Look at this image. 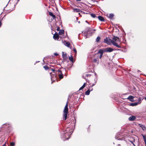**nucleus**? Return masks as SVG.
<instances>
[{"instance_id": "nucleus-3", "label": "nucleus", "mask_w": 146, "mask_h": 146, "mask_svg": "<svg viewBox=\"0 0 146 146\" xmlns=\"http://www.w3.org/2000/svg\"><path fill=\"white\" fill-rule=\"evenodd\" d=\"M68 102H67L63 110V118L64 120H66L67 118V115L68 113Z\"/></svg>"}, {"instance_id": "nucleus-37", "label": "nucleus", "mask_w": 146, "mask_h": 146, "mask_svg": "<svg viewBox=\"0 0 146 146\" xmlns=\"http://www.w3.org/2000/svg\"><path fill=\"white\" fill-rule=\"evenodd\" d=\"M56 29L58 31H59L60 29V28L59 27H57Z\"/></svg>"}, {"instance_id": "nucleus-31", "label": "nucleus", "mask_w": 146, "mask_h": 146, "mask_svg": "<svg viewBox=\"0 0 146 146\" xmlns=\"http://www.w3.org/2000/svg\"><path fill=\"white\" fill-rule=\"evenodd\" d=\"M90 15L92 17L94 18L95 17H96V15H95L94 14H90Z\"/></svg>"}, {"instance_id": "nucleus-30", "label": "nucleus", "mask_w": 146, "mask_h": 146, "mask_svg": "<svg viewBox=\"0 0 146 146\" xmlns=\"http://www.w3.org/2000/svg\"><path fill=\"white\" fill-rule=\"evenodd\" d=\"M49 70H52V71L54 72H54L55 71V70L54 69V68H51L50 67V68H49Z\"/></svg>"}, {"instance_id": "nucleus-14", "label": "nucleus", "mask_w": 146, "mask_h": 146, "mask_svg": "<svg viewBox=\"0 0 146 146\" xmlns=\"http://www.w3.org/2000/svg\"><path fill=\"white\" fill-rule=\"evenodd\" d=\"M64 43L65 46H66L67 47H70V42L64 41Z\"/></svg>"}, {"instance_id": "nucleus-6", "label": "nucleus", "mask_w": 146, "mask_h": 146, "mask_svg": "<svg viewBox=\"0 0 146 146\" xmlns=\"http://www.w3.org/2000/svg\"><path fill=\"white\" fill-rule=\"evenodd\" d=\"M102 50L104 52H111L113 50V49L111 48H107Z\"/></svg>"}, {"instance_id": "nucleus-10", "label": "nucleus", "mask_w": 146, "mask_h": 146, "mask_svg": "<svg viewBox=\"0 0 146 146\" xmlns=\"http://www.w3.org/2000/svg\"><path fill=\"white\" fill-rule=\"evenodd\" d=\"M134 97L132 96H129L127 99L129 100L131 102H133L134 101V100L133 99Z\"/></svg>"}, {"instance_id": "nucleus-16", "label": "nucleus", "mask_w": 146, "mask_h": 146, "mask_svg": "<svg viewBox=\"0 0 146 146\" xmlns=\"http://www.w3.org/2000/svg\"><path fill=\"white\" fill-rule=\"evenodd\" d=\"M87 82L84 83L82 86L79 89V90H81L84 88L87 84Z\"/></svg>"}, {"instance_id": "nucleus-36", "label": "nucleus", "mask_w": 146, "mask_h": 146, "mask_svg": "<svg viewBox=\"0 0 146 146\" xmlns=\"http://www.w3.org/2000/svg\"><path fill=\"white\" fill-rule=\"evenodd\" d=\"M54 55L56 56H57L58 55V54L56 53H54Z\"/></svg>"}, {"instance_id": "nucleus-5", "label": "nucleus", "mask_w": 146, "mask_h": 146, "mask_svg": "<svg viewBox=\"0 0 146 146\" xmlns=\"http://www.w3.org/2000/svg\"><path fill=\"white\" fill-rule=\"evenodd\" d=\"M104 43L108 44H110L111 43H112V40L109 38H106L104 40Z\"/></svg>"}, {"instance_id": "nucleus-47", "label": "nucleus", "mask_w": 146, "mask_h": 146, "mask_svg": "<svg viewBox=\"0 0 146 146\" xmlns=\"http://www.w3.org/2000/svg\"><path fill=\"white\" fill-rule=\"evenodd\" d=\"M19 1V0H18V1Z\"/></svg>"}, {"instance_id": "nucleus-27", "label": "nucleus", "mask_w": 146, "mask_h": 146, "mask_svg": "<svg viewBox=\"0 0 146 146\" xmlns=\"http://www.w3.org/2000/svg\"><path fill=\"white\" fill-rule=\"evenodd\" d=\"M143 137L144 139V141L145 143V146H146V138L144 135H143Z\"/></svg>"}, {"instance_id": "nucleus-12", "label": "nucleus", "mask_w": 146, "mask_h": 146, "mask_svg": "<svg viewBox=\"0 0 146 146\" xmlns=\"http://www.w3.org/2000/svg\"><path fill=\"white\" fill-rule=\"evenodd\" d=\"M136 119V117L134 116H131L129 118V120L131 121H133Z\"/></svg>"}, {"instance_id": "nucleus-32", "label": "nucleus", "mask_w": 146, "mask_h": 146, "mask_svg": "<svg viewBox=\"0 0 146 146\" xmlns=\"http://www.w3.org/2000/svg\"><path fill=\"white\" fill-rule=\"evenodd\" d=\"M142 100V98L141 97H139L138 98V101L140 102L139 103L140 104L141 102V101Z\"/></svg>"}, {"instance_id": "nucleus-21", "label": "nucleus", "mask_w": 146, "mask_h": 146, "mask_svg": "<svg viewBox=\"0 0 146 146\" xmlns=\"http://www.w3.org/2000/svg\"><path fill=\"white\" fill-rule=\"evenodd\" d=\"M64 33V31L63 30H60L58 33V34L59 35H62Z\"/></svg>"}, {"instance_id": "nucleus-23", "label": "nucleus", "mask_w": 146, "mask_h": 146, "mask_svg": "<svg viewBox=\"0 0 146 146\" xmlns=\"http://www.w3.org/2000/svg\"><path fill=\"white\" fill-rule=\"evenodd\" d=\"M72 65L73 64H68L67 66L65 68H66L67 69H69L71 68Z\"/></svg>"}, {"instance_id": "nucleus-34", "label": "nucleus", "mask_w": 146, "mask_h": 146, "mask_svg": "<svg viewBox=\"0 0 146 146\" xmlns=\"http://www.w3.org/2000/svg\"><path fill=\"white\" fill-rule=\"evenodd\" d=\"M91 75V74H86V77H90Z\"/></svg>"}, {"instance_id": "nucleus-38", "label": "nucleus", "mask_w": 146, "mask_h": 146, "mask_svg": "<svg viewBox=\"0 0 146 146\" xmlns=\"http://www.w3.org/2000/svg\"><path fill=\"white\" fill-rule=\"evenodd\" d=\"M2 25V23L1 21H0V27Z\"/></svg>"}, {"instance_id": "nucleus-40", "label": "nucleus", "mask_w": 146, "mask_h": 146, "mask_svg": "<svg viewBox=\"0 0 146 146\" xmlns=\"http://www.w3.org/2000/svg\"><path fill=\"white\" fill-rule=\"evenodd\" d=\"M76 1H81L82 0H76Z\"/></svg>"}, {"instance_id": "nucleus-24", "label": "nucleus", "mask_w": 146, "mask_h": 146, "mask_svg": "<svg viewBox=\"0 0 146 146\" xmlns=\"http://www.w3.org/2000/svg\"><path fill=\"white\" fill-rule=\"evenodd\" d=\"M98 61V59L96 58H94L92 60V61L93 63H97Z\"/></svg>"}, {"instance_id": "nucleus-7", "label": "nucleus", "mask_w": 146, "mask_h": 146, "mask_svg": "<svg viewBox=\"0 0 146 146\" xmlns=\"http://www.w3.org/2000/svg\"><path fill=\"white\" fill-rule=\"evenodd\" d=\"M94 66L93 64L90 65L88 67L87 69L88 70H90L89 71V72H92L94 70L93 69Z\"/></svg>"}, {"instance_id": "nucleus-18", "label": "nucleus", "mask_w": 146, "mask_h": 146, "mask_svg": "<svg viewBox=\"0 0 146 146\" xmlns=\"http://www.w3.org/2000/svg\"><path fill=\"white\" fill-rule=\"evenodd\" d=\"M139 125L143 130L144 131L146 129L144 125L140 124H139Z\"/></svg>"}, {"instance_id": "nucleus-15", "label": "nucleus", "mask_w": 146, "mask_h": 146, "mask_svg": "<svg viewBox=\"0 0 146 146\" xmlns=\"http://www.w3.org/2000/svg\"><path fill=\"white\" fill-rule=\"evenodd\" d=\"M98 18L99 20L102 21H104V18L100 16H99L98 17Z\"/></svg>"}, {"instance_id": "nucleus-29", "label": "nucleus", "mask_w": 146, "mask_h": 146, "mask_svg": "<svg viewBox=\"0 0 146 146\" xmlns=\"http://www.w3.org/2000/svg\"><path fill=\"white\" fill-rule=\"evenodd\" d=\"M63 78V75L62 74H59V78L60 79H62Z\"/></svg>"}, {"instance_id": "nucleus-35", "label": "nucleus", "mask_w": 146, "mask_h": 146, "mask_svg": "<svg viewBox=\"0 0 146 146\" xmlns=\"http://www.w3.org/2000/svg\"><path fill=\"white\" fill-rule=\"evenodd\" d=\"M73 50L75 52V53H76L77 52V51L76 49L75 48H74L73 49Z\"/></svg>"}, {"instance_id": "nucleus-42", "label": "nucleus", "mask_w": 146, "mask_h": 146, "mask_svg": "<svg viewBox=\"0 0 146 146\" xmlns=\"http://www.w3.org/2000/svg\"><path fill=\"white\" fill-rule=\"evenodd\" d=\"M144 99L146 100V97Z\"/></svg>"}, {"instance_id": "nucleus-13", "label": "nucleus", "mask_w": 146, "mask_h": 146, "mask_svg": "<svg viewBox=\"0 0 146 146\" xmlns=\"http://www.w3.org/2000/svg\"><path fill=\"white\" fill-rule=\"evenodd\" d=\"M62 56L64 59H66L67 57L66 54L64 52H62Z\"/></svg>"}, {"instance_id": "nucleus-39", "label": "nucleus", "mask_w": 146, "mask_h": 146, "mask_svg": "<svg viewBox=\"0 0 146 146\" xmlns=\"http://www.w3.org/2000/svg\"><path fill=\"white\" fill-rule=\"evenodd\" d=\"M6 142H5V143L3 145V146H6Z\"/></svg>"}, {"instance_id": "nucleus-9", "label": "nucleus", "mask_w": 146, "mask_h": 146, "mask_svg": "<svg viewBox=\"0 0 146 146\" xmlns=\"http://www.w3.org/2000/svg\"><path fill=\"white\" fill-rule=\"evenodd\" d=\"M104 52L102 49H100L98 50V53L100 54V55L99 56V58L100 59L102 58Z\"/></svg>"}, {"instance_id": "nucleus-45", "label": "nucleus", "mask_w": 146, "mask_h": 146, "mask_svg": "<svg viewBox=\"0 0 146 146\" xmlns=\"http://www.w3.org/2000/svg\"><path fill=\"white\" fill-rule=\"evenodd\" d=\"M83 77H84V76H83ZM83 78H84L83 77Z\"/></svg>"}, {"instance_id": "nucleus-28", "label": "nucleus", "mask_w": 146, "mask_h": 146, "mask_svg": "<svg viewBox=\"0 0 146 146\" xmlns=\"http://www.w3.org/2000/svg\"><path fill=\"white\" fill-rule=\"evenodd\" d=\"M100 39V37H99V36L97 37V38L96 40V42H98L99 41Z\"/></svg>"}, {"instance_id": "nucleus-46", "label": "nucleus", "mask_w": 146, "mask_h": 146, "mask_svg": "<svg viewBox=\"0 0 146 146\" xmlns=\"http://www.w3.org/2000/svg\"><path fill=\"white\" fill-rule=\"evenodd\" d=\"M145 85H146V84H145Z\"/></svg>"}, {"instance_id": "nucleus-22", "label": "nucleus", "mask_w": 146, "mask_h": 146, "mask_svg": "<svg viewBox=\"0 0 146 146\" xmlns=\"http://www.w3.org/2000/svg\"><path fill=\"white\" fill-rule=\"evenodd\" d=\"M69 59L72 63H73L74 62L73 58L72 56L69 57Z\"/></svg>"}, {"instance_id": "nucleus-1", "label": "nucleus", "mask_w": 146, "mask_h": 146, "mask_svg": "<svg viewBox=\"0 0 146 146\" xmlns=\"http://www.w3.org/2000/svg\"><path fill=\"white\" fill-rule=\"evenodd\" d=\"M86 29L87 31L83 33V34L86 38H88L91 36L92 34L94 33V31H95V30H93L92 28H86Z\"/></svg>"}, {"instance_id": "nucleus-11", "label": "nucleus", "mask_w": 146, "mask_h": 146, "mask_svg": "<svg viewBox=\"0 0 146 146\" xmlns=\"http://www.w3.org/2000/svg\"><path fill=\"white\" fill-rule=\"evenodd\" d=\"M53 38L55 40H58L59 39V36L57 33H55L53 36Z\"/></svg>"}, {"instance_id": "nucleus-20", "label": "nucleus", "mask_w": 146, "mask_h": 146, "mask_svg": "<svg viewBox=\"0 0 146 146\" xmlns=\"http://www.w3.org/2000/svg\"><path fill=\"white\" fill-rule=\"evenodd\" d=\"M73 10V12H78L80 11V9L77 8L74 9Z\"/></svg>"}, {"instance_id": "nucleus-2", "label": "nucleus", "mask_w": 146, "mask_h": 146, "mask_svg": "<svg viewBox=\"0 0 146 146\" xmlns=\"http://www.w3.org/2000/svg\"><path fill=\"white\" fill-rule=\"evenodd\" d=\"M120 42L119 38L117 37L114 36L112 40V44L114 46L118 48H120L121 46L119 44Z\"/></svg>"}, {"instance_id": "nucleus-43", "label": "nucleus", "mask_w": 146, "mask_h": 146, "mask_svg": "<svg viewBox=\"0 0 146 146\" xmlns=\"http://www.w3.org/2000/svg\"><path fill=\"white\" fill-rule=\"evenodd\" d=\"M86 22L88 23V21H86Z\"/></svg>"}, {"instance_id": "nucleus-19", "label": "nucleus", "mask_w": 146, "mask_h": 146, "mask_svg": "<svg viewBox=\"0 0 146 146\" xmlns=\"http://www.w3.org/2000/svg\"><path fill=\"white\" fill-rule=\"evenodd\" d=\"M113 14L111 13L110 14L108 17L110 19H113Z\"/></svg>"}, {"instance_id": "nucleus-33", "label": "nucleus", "mask_w": 146, "mask_h": 146, "mask_svg": "<svg viewBox=\"0 0 146 146\" xmlns=\"http://www.w3.org/2000/svg\"><path fill=\"white\" fill-rule=\"evenodd\" d=\"M15 145V143L14 142H12L10 143V145L11 146H14Z\"/></svg>"}, {"instance_id": "nucleus-17", "label": "nucleus", "mask_w": 146, "mask_h": 146, "mask_svg": "<svg viewBox=\"0 0 146 146\" xmlns=\"http://www.w3.org/2000/svg\"><path fill=\"white\" fill-rule=\"evenodd\" d=\"M49 15L52 17L54 19L56 18L55 16L54 15L52 12H49Z\"/></svg>"}, {"instance_id": "nucleus-44", "label": "nucleus", "mask_w": 146, "mask_h": 146, "mask_svg": "<svg viewBox=\"0 0 146 146\" xmlns=\"http://www.w3.org/2000/svg\"><path fill=\"white\" fill-rule=\"evenodd\" d=\"M118 145H120V144H119Z\"/></svg>"}, {"instance_id": "nucleus-4", "label": "nucleus", "mask_w": 146, "mask_h": 146, "mask_svg": "<svg viewBox=\"0 0 146 146\" xmlns=\"http://www.w3.org/2000/svg\"><path fill=\"white\" fill-rule=\"evenodd\" d=\"M66 131L63 137L65 139H68L70 137V135L72 133V130L69 128H67L66 129Z\"/></svg>"}, {"instance_id": "nucleus-41", "label": "nucleus", "mask_w": 146, "mask_h": 146, "mask_svg": "<svg viewBox=\"0 0 146 146\" xmlns=\"http://www.w3.org/2000/svg\"><path fill=\"white\" fill-rule=\"evenodd\" d=\"M93 90V89L92 88H91V89H90V91H92Z\"/></svg>"}, {"instance_id": "nucleus-25", "label": "nucleus", "mask_w": 146, "mask_h": 146, "mask_svg": "<svg viewBox=\"0 0 146 146\" xmlns=\"http://www.w3.org/2000/svg\"><path fill=\"white\" fill-rule=\"evenodd\" d=\"M138 104L137 103H131L130 105L132 106H134L137 105Z\"/></svg>"}, {"instance_id": "nucleus-26", "label": "nucleus", "mask_w": 146, "mask_h": 146, "mask_svg": "<svg viewBox=\"0 0 146 146\" xmlns=\"http://www.w3.org/2000/svg\"><path fill=\"white\" fill-rule=\"evenodd\" d=\"M43 67L45 69V70H48V69H49V67L48 66H44Z\"/></svg>"}, {"instance_id": "nucleus-8", "label": "nucleus", "mask_w": 146, "mask_h": 146, "mask_svg": "<svg viewBox=\"0 0 146 146\" xmlns=\"http://www.w3.org/2000/svg\"><path fill=\"white\" fill-rule=\"evenodd\" d=\"M94 84H93L92 85H90L89 87V89L85 92V95H89L90 92V88H92Z\"/></svg>"}]
</instances>
